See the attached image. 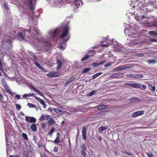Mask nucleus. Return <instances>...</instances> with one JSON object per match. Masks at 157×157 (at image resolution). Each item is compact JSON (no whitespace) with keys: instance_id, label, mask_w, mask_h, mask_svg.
Masks as SVG:
<instances>
[{"instance_id":"1","label":"nucleus","mask_w":157,"mask_h":157,"mask_svg":"<svg viewBox=\"0 0 157 157\" xmlns=\"http://www.w3.org/2000/svg\"><path fill=\"white\" fill-rule=\"evenodd\" d=\"M33 0H24L23 7H19V10L22 13L20 16L22 19L29 18V29H22L18 32L19 36L23 40L29 41L35 50L40 52L47 51L51 48L52 41H57L60 44L59 47L60 50L65 49L66 42L69 40L70 35L69 34V27L67 24H63L58 26L55 29L49 30L45 37L37 38L39 30L35 25L37 22L32 16H30L29 11L34 13L35 4ZM36 1V0H33Z\"/></svg>"},{"instance_id":"2","label":"nucleus","mask_w":157,"mask_h":157,"mask_svg":"<svg viewBox=\"0 0 157 157\" xmlns=\"http://www.w3.org/2000/svg\"><path fill=\"white\" fill-rule=\"evenodd\" d=\"M129 29L125 28L124 30V32L126 35L130 36L128 40L130 41L131 43L128 44L129 46L131 47H138L141 45V41L138 39L139 36L137 34L130 33Z\"/></svg>"},{"instance_id":"3","label":"nucleus","mask_w":157,"mask_h":157,"mask_svg":"<svg viewBox=\"0 0 157 157\" xmlns=\"http://www.w3.org/2000/svg\"><path fill=\"white\" fill-rule=\"evenodd\" d=\"M139 9L140 10V12L141 13V14L140 15V19L142 20L145 18L149 19L150 18L152 21V17L150 18V16L147 14V12L152 10H153L152 8L143 7V8H140L139 7Z\"/></svg>"},{"instance_id":"4","label":"nucleus","mask_w":157,"mask_h":157,"mask_svg":"<svg viewBox=\"0 0 157 157\" xmlns=\"http://www.w3.org/2000/svg\"><path fill=\"white\" fill-rule=\"evenodd\" d=\"M155 2V0H143L138 3V6L140 8L146 6H147V8H151L150 7H151Z\"/></svg>"},{"instance_id":"5","label":"nucleus","mask_w":157,"mask_h":157,"mask_svg":"<svg viewBox=\"0 0 157 157\" xmlns=\"http://www.w3.org/2000/svg\"><path fill=\"white\" fill-rule=\"evenodd\" d=\"M68 3H74V11L75 12H78L79 10L78 9L79 7H81L83 5L81 0H67Z\"/></svg>"},{"instance_id":"6","label":"nucleus","mask_w":157,"mask_h":157,"mask_svg":"<svg viewBox=\"0 0 157 157\" xmlns=\"http://www.w3.org/2000/svg\"><path fill=\"white\" fill-rule=\"evenodd\" d=\"M48 1L52 7L59 8L62 6V0H48Z\"/></svg>"},{"instance_id":"7","label":"nucleus","mask_w":157,"mask_h":157,"mask_svg":"<svg viewBox=\"0 0 157 157\" xmlns=\"http://www.w3.org/2000/svg\"><path fill=\"white\" fill-rule=\"evenodd\" d=\"M132 66L129 65H123L119 67L115 68L113 70L114 72H117L121 71L124 70L129 69L132 67Z\"/></svg>"},{"instance_id":"8","label":"nucleus","mask_w":157,"mask_h":157,"mask_svg":"<svg viewBox=\"0 0 157 157\" xmlns=\"http://www.w3.org/2000/svg\"><path fill=\"white\" fill-rule=\"evenodd\" d=\"M152 21L148 23L147 24V26L151 27L153 26H157V18L155 17H152Z\"/></svg>"},{"instance_id":"9","label":"nucleus","mask_w":157,"mask_h":157,"mask_svg":"<svg viewBox=\"0 0 157 157\" xmlns=\"http://www.w3.org/2000/svg\"><path fill=\"white\" fill-rule=\"evenodd\" d=\"M57 67L56 69L57 70L60 69L62 67V62L64 61V59L63 58L61 57H58L57 59Z\"/></svg>"},{"instance_id":"10","label":"nucleus","mask_w":157,"mask_h":157,"mask_svg":"<svg viewBox=\"0 0 157 157\" xmlns=\"http://www.w3.org/2000/svg\"><path fill=\"white\" fill-rule=\"evenodd\" d=\"M60 73L58 72L51 71L47 74L48 77H56L60 75Z\"/></svg>"},{"instance_id":"11","label":"nucleus","mask_w":157,"mask_h":157,"mask_svg":"<svg viewBox=\"0 0 157 157\" xmlns=\"http://www.w3.org/2000/svg\"><path fill=\"white\" fill-rule=\"evenodd\" d=\"M86 126L83 127L82 129V138L84 140H86Z\"/></svg>"},{"instance_id":"12","label":"nucleus","mask_w":157,"mask_h":157,"mask_svg":"<svg viewBox=\"0 0 157 157\" xmlns=\"http://www.w3.org/2000/svg\"><path fill=\"white\" fill-rule=\"evenodd\" d=\"M25 120L30 123H34L36 121V119L34 117L28 116H25Z\"/></svg>"},{"instance_id":"13","label":"nucleus","mask_w":157,"mask_h":157,"mask_svg":"<svg viewBox=\"0 0 157 157\" xmlns=\"http://www.w3.org/2000/svg\"><path fill=\"white\" fill-rule=\"evenodd\" d=\"M144 111L143 110L138 111L133 113L132 116L133 117H136L142 115L144 114Z\"/></svg>"},{"instance_id":"14","label":"nucleus","mask_w":157,"mask_h":157,"mask_svg":"<svg viewBox=\"0 0 157 157\" xmlns=\"http://www.w3.org/2000/svg\"><path fill=\"white\" fill-rule=\"evenodd\" d=\"M2 85H3L4 87L6 90V91L9 94L12 93L10 89L6 83L5 81H3L2 83Z\"/></svg>"},{"instance_id":"15","label":"nucleus","mask_w":157,"mask_h":157,"mask_svg":"<svg viewBox=\"0 0 157 157\" xmlns=\"http://www.w3.org/2000/svg\"><path fill=\"white\" fill-rule=\"evenodd\" d=\"M50 116L49 115H46L43 114L41 116L39 120L40 121H42L44 120L48 121L49 119Z\"/></svg>"},{"instance_id":"16","label":"nucleus","mask_w":157,"mask_h":157,"mask_svg":"<svg viewBox=\"0 0 157 157\" xmlns=\"http://www.w3.org/2000/svg\"><path fill=\"white\" fill-rule=\"evenodd\" d=\"M48 123L50 126L53 125L55 124L56 121L54 117L49 118L48 121Z\"/></svg>"},{"instance_id":"17","label":"nucleus","mask_w":157,"mask_h":157,"mask_svg":"<svg viewBox=\"0 0 157 157\" xmlns=\"http://www.w3.org/2000/svg\"><path fill=\"white\" fill-rule=\"evenodd\" d=\"M34 63L37 67L39 68L41 70H42L43 72L48 71L44 69L37 61H35V62H34Z\"/></svg>"},{"instance_id":"18","label":"nucleus","mask_w":157,"mask_h":157,"mask_svg":"<svg viewBox=\"0 0 157 157\" xmlns=\"http://www.w3.org/2000/svg\"><path fill=\"white\" fill-rule=\"evenodd\" d=\"M122 75V74L120 73H114L111 75V77L112 78H117L121 76Z\"/></svg>"},{"instance_id":"19","label":"nucleus","mask_w":157,"mask_h":157,"mask_svg":"<svg viewBox=\"0 0 157 157\" xmlns=\"http://www.w3.org/2000/svg\"><path fill=\"white\" fill-rule=\"evenodd\" d=\"M96 108H98V110H102L106 109L108 107L106 105H101L96 106Z\"/></svg>"},{"instance_id":"20","label":"nucleus","mask_w":157,"mask_h":157,"mask_svg":"<svg viewBox=\"0 0 157 157\" xmlns=\"http://www.w3.org/2000/svg\"><path fill=\"white\" fill-rule=\"evenodd\" d=\"M106 39L107 42L114 43L113 44L114 45H116L118 44V43L114 41V39L112 38L110 39L109 36H107L106 38Z\"/></svg>"},{"instance_id":"21","label":"nucleus","mask_w":157,"mask_h":157,"mask_svg":"<svg viewBox=\"0 0 157 157\" xmlns=\"http://www.w3.org/2000/svg\"><path fill=\"white\" fill-rule=\"evenodd\" d=\"M90 55H89L88 54H86L81 59V61H84L88 59L90 57Z\"/></svg>"},{"instance_id":"22","label":"nucleus","mask_w":157,"mask_h":157,"mask_svg":"<svg viewBox=\"0 0 157 157\" xmlns=\"http://www.w3.org/2000/svg\"><path fill=\"white\" fill-rule=\"evenodd\" d=\"M127 85L129 86L136 89L137 87H139V85L138 84V83H128Z\"/></svg>"},{"instance_id":"23","label":"nucleus","mask_w":157,"mask_h":157,"mask_svg":"<svg viewBox=\"0 0 157 157\" xmlns=\"http://www.w3.org/2000/svg\"><path fill=\"white\" fill-rule=\"evenodd\" d=\"M87 54L90 55V57L93 56L96 54V52L93 50H89L86 51Z\"/></svg>"},{"instance_id":"24","label":"nucleus","mask_w":157,"mask_h":157,"mask_svg":"<svg viewBox=\"0 0 157 157\" xmlns=\"http://www.w3.org/2000/svg\"><path fill=\"white\" fill-rule=\"evenodd\" d=\"M33 96L34 97V94L33 93H29L28 94H25L22 95V98H27Z\"/></svg>"},{"instance_id":"25","label":"nucleus","mask_w":157,"mask_h":157,"mask_svg":"<svg viewBox=\"0 0 157 157\" xmlns=\"http://www.w3.org/2000/svg\"><path fill=\"white\" fill-rule=\"evenodd\" d=\"M80 148L81 149V151H86L87 149L86 145L83 143L81 144Z\"/></svg>"},{"instance_id":"26","label":"nucleus","mask_w":157,"mask_h":157,"mask_svg":"<svg viewBox=\"0 0 157 157\" xmlns=\"http://www.w3.org/2000/svg\"><path fill=\"white\" fill-rule=\"evenodd\" d=\"M34 98H35L37 100L39 101L40 103L42 105H43L45 103L43 99H41L39 98L34 96Z\"/></svg>"},{"instance_id":"27","label":"nucleus","mask_w":157,"mask_h":157,"mask_svg":"<svg viewBox=\"0 0 157 157\" xmlns=\"http://www.w3.org/2000/svg\"><path fill=\"white\" fill-rule=\"evenodd\" d=\"M54 111L56 113L60 114V115H62L63 114V111H62V110H61L59 109L55 108V109H54Z\"/></svg>"},{"instance_id":"28","label":"nucleus","mask_w":157,"mask_h":157,"mask_svg":"<svg viewBox=\"0 0 157 157\" xmlns=\"http://www.w3.org/2000/svg\"><path fill=\"white\" fill-rule=\"evenodd\" d=\"M140 14L139 13H138L137 14H135L134 17L135 19L138 21L140 22H141L140 21Z\"/></svg>"},{"instance_id":"29","label":"nucleus","mask_w":157,"mask_h":157,"mask_svg":"<svg viewBox=\"0 0 157 157\" xmlns=\"http://www.w3.org/2000/svg\"><path fill=\"white\" fill-rule=\"evenodd\" d=\"M107 128V127H101L98 128V132L99 133H102L103 131L106 130Z\"/></svg>"},{"instance_id":"30","label":"nucleus","mask_w":157,"mask_h":157,"mask_svg":"<svg viewBox=\"0 0 157 157\" xmlns=\"http://www.w3.org/2000/svg\"><path fill=\"white\" fill-rule=\"evenodd\" d=\"M13 39L12 38H7L6 40V42L11 46H12V45L11 44L13 43L12 40Z\"/></svg>"},{"instance_id":"31","label":"nucleus","mask_w":157,"mask_h":157,"mask_svg":"<svg viewBox=\"0 0 157 157\" xmlns=\"http://www.w3.org/2000/svg\"><path fill=\"white\" fill-rule=\"evenodd\" d=\"M31 129L33 131H36L37 130V127L36 124H32L31 126Z\"/></svg>"},{"instance_id":"32","label":"nucleus","mask_w":157,"mask_h":157,"mask_svg":"<svg viewBox=\"0 0 157 157\" xmlns=\"http://www.w3.org/2000/svg\"><path fill=\"white\" fill-rule=\"evenodd\" d=\"M32 88L33 90L34 91L36 92L38 94L44 98V95L41 93V92L36 89V88L34 86H33Z\"/></svg>"},{"instance_id":"33","label":"nucleus","mask_w":157,"mask_h":157,"mask_svg":"<svg viewBox=\"0 0 157 157\" xmlns=\"http://www.w3.org/2000/svg\"><path fill=\"white\" fill-rule=\"evenodd\" d=\"M138 84L139 85V87H137V89L139 88L141 90H144L146 88L147 86L145 85H142L140 83H138Z\"/></svg>"},{"instance_id":"34","label":"nucleus","mask_w":157,"mask_h":157,"mask_svg":"<svg viewBox=\"0 0 157 157\" xmlns=\"http://www.w3.org/2000/svg\"><path fill=\"white\" fill-rule=\"evenodd\" d=\"M21 137L25 140H26V141L28 140V137L27 135L26 134L24 133H22Z\"/></svg>"},{"instance_id":"35","label":"nucleus","mask_w":157,"mask_h":157,"mask_svg":"<svg viewBox=\"0 0 157 157\" xmlns=\"http://www.w3.org/2000/svg\"><path fill=\"white\" fill-rule=\"evenodd\" d=\"M102 73V72H99L94 75L92 77V79L93 80L95 79L101 75Z\"/></svg>"},{"instance_id":"36","label":"nucleus","mask_w":157,"mask_h":157,"mask_svg":"<svg viewBox=\"0 0 157 157\" xmlns=\"http://www.w3.org/2000/svg\"><path fill=\"white\" fill-rule=\"evenodd\" d=\"M4 8L6 11L8 12L9 11V8L8 7L7 3L4 2Z\"/></svg>"},{"instance_id":"37","label":"nucleus","mask_w":157,"mask_h":157,"mask_svg":"<svg viewBox=\"0 0 157 157\" xmlns=\"http://www.w3.org/2000/svg\"><path fill=\"white\" fill-rule=\"evenodd\" d=\"M136 100H137L138 101H140V99L136 97H134L132 98H130L129 99V101L130 102H133V101Z\"/></svg>"},{"instance_id":"38","label":"nucleus","mask_w":157,"mask_h":157,"mask_svg":"<svg viewBox=\"0 0 157 157\" xmlns=\"http://www.w3.org/2000/svg\"><path fill=\"white\" fill-rule=\"evenodd\" d=\"M55 128L54 127H52L51 128L50 131L48 132V134L49 135H52L53 132L55 131Z\"/></svg>"},{"instance_id":"39","label":"nucleus","mask_w":157,"mask_h":157,"mask_svg":"<svg viewBox=\"0 0 157 157\" xmlns=\"http://www.w3.org/2000/svg\"><path fill=\"white\" fill-rule=\"evenodd\" d=\"M60 138L59 136H57L56 138L54 140V143L56 144H57L60 142Z\"/></svg>"},{"instance_id":"40","label":"nucleus","mask_w":157,"mask_h":157,"mask_svg":"<svg viewBox=\"0 0 157 157\" xmlns=\"http://www.w3.org/2000/svg\"><path fill=\"white\" fill-rule=\"evenodd\" d=\"M86 151H81V153L83 157H87L88 156V155L85 152Z\"/></svg>"},{"instance_id":"41","label":"nucleus","mask_w":157,"mask_h":157,"mask_svg":"<svg viewBox=\"0 0 157 157\" xmlns=\"http://www.w3.org/2000/svg\"><path fill=\"white\" fill-rule=\"evenodd\" d=\"M90 70V68L87 67L84 69L82 71V73H85L89 71Z\"/></svg>"},{"instance_id":"42","label":"nucleus","mask_w":157,"mask_h":157,"mask_svg":"<svg viewBox=\"0 0 157 157\" xmlns=\"http://www.w3.org/2000/svg\"><path fill=\"white\" fill-rule=\"evenodd\" d=\"M96 92V90H92L88 94V95L89 96H91L94 94L95 92Z\"/></svg>"},{"instance_id":"43","label":"nucleus","mask_w":157,"mask_h":157,"mask_svg":"<svg viewBox=\"0 0 157 157\" xmlns=\"http://www.w3.org/2000/svg\"><path fill=\"white\" fill-rule=\"evenodd\" d=\"M157 61H156V59H152L151 60H150L148 61V62L149 64H152V63H155Z\"/></svg>"},{"instance_id":"44","label":"nucleus","mask_w":157,"mask_h":157,"mask_svg":"<svg viewBox=\"0 0 157 157\" xmlns=\"http://www.w3.org/2000/svg\"><path fill=\"white\" fill-rule=\"evenodd\" d=\"M143 77V75H137L135 74L134 75V78H141Z\"/></svg>"},{"instance_id":"45","label":"nucleus","mask_w":157,"mask_h":157,"mask_svg":"<svg viewBox=\"0 0 157 157\" xmlns=\"http://www.w3.org/2000/svg\"><path fill=\"white\" fill-rule=\"evenodd\" d=\"M149 88L150 90L153 92H154L155 90V88L154 86L150 85L149 86Z\"/></svg>"},{"instance_id":"46","label":"nucleus","mask_w":157,"mask_h":157,"mask_svg":"<svg viewBox=\"0 0 157 157\" xmlns=\"http://www.w3.org/2000/svg\"><path fill=\"white\" fill-rule=\"evenodd\" d=\"M149 34L155 36H157V33H155L154 31H150Z\"/></svg>"},{"instance_id":"47","label":"nucleus","mask_w":157,"mask_h":157,"mask_svg":"<svg viewBox=\"0 0 157 157\" xmlns=\"http://www.w3.org/2000/svg\"><path fill=\"white\" fill-rule=\"evenodd\" d=\"M28 105L29 107L31 108H34L35 107V106L34 105L31 103H28Z\"/></svg>"},{"instance_id":"48","label":"nucleus","mask_w":157,"mask_h":157,"mask_svg":"<svg viewBox=\"0 0 157 157\" xmlns=\"http://www.w3.org/2000/svg\"><path fill=\"white\" fill-rule=\"evenodd\" d=\"M2 105L4 108L5 109L6 108V103L5 102V101H3L2 102Z\"/></svg>"},{"instance_id":"49","label":"nucleus","mask_w":157,"mask_h":157,"mask_svg":"<svg viewBox=\"0 0 157 157\" xmlns=\"http://www.w3.org/2000/svg\"><path fill=\"white\" fill-rule=\"evenodd\" d=\"M0 98L2 100V101H4V99H7V98L6 97H4L1 94H0Z\"/></svg>"},{"instance_id":"50","label":"nucleus","mask_w":157,"mask_h":157,"mask_svg":"<svg viewBox=\"0 0 157 157\" xmlns=\"http://www.w3.org/2000/svg\"><path fill=\"white\" fill-rule=\"evenodd\" d=\"M112 62H109L107 63L106 64L104 65L105 67H107L110 66L112 64Z\"/></svg>"},{"instance_id":"51","label":"nucleus","mask_w":157,"mask_h":157,"mask_svg":"<svg viewBox=\"0 0 157 157\" xmlns=\"http://www.w3.org/2000/svg\"><path fill=\"white\" fill-rule=\"evenodd\" d=\"M98 66H99L98 63H94L92 64V67H94Z\"/></svg>"},{"instance_id":"52","label":"nucleus","mask_w":157,"mask_h":157,"mask_svg":"<svg viewBox=\"0 0 157 157\" xmlns=\"http://www.w3.org/2000/svg\"><path fill=\"white\" fill-rule=\"evenodd\" d=\"M15 106H16V108L17 109L20 110L21 108V106L18 104H16Z\"/></svg>"},{"instance_id":"53","label":"nucleus","mask_w":157,"mask_h":157,"mask_svg":"<svg viewBox=\"0 0 157 157\" xmlns=\"http://www.w3.org/2000/svg\"><path fill=\"white\" fill-rule=\"evenodd\" d=\"M14 98L17 100H18L19 99L22 98H20V96L18 94L14 96Z\"/></svg>"},{"instance_id":"54","label":"nucleus","mask_w":157,"mask_h":157,"mask_svg":"<svg viewBox=\"0 0 157 157\" xmlns=\"http://www.w3.org/2000/svg\"><path fill=\"white\" fill-rule=\"evenodd\" d=\"M32 60L34 61V62L36 61L37 58L36 56L34 55H33Z\"/></svg>"},{"instance_id":"55","label":"nucleus","mask_w":157,"mask_h":157,"mask_svg":"<svg viewBox=\"0 0 157 157\" xmlns=\"http://www.w3.org/2000/svg\"><path fill=\"white\" fill-rule=\"evenodd\" d=\"M75 80V78H70L68 80L70 82H71Z\"/></svg>"},{"instance_id":"56","label":"nucleus","mask_w":157,"mask_h":157,"mask_svg":"<svg viewBox=\"0 0 157 157\" xmlns=\"http://www.w3.org/2000/svg\"><path fill=\"white\" fill-rule=\"evenodd\" d=\"M105 62H106V61H104V60L101 61V62H100L98 63L99 65H101V64L102 65L103 64L105 63Z\"/></svg>"},{"instance_id":"57","label":"nucleus","mask_w":157,"mask_h":157,"mask_svg":"<svg viewBox=\"0 0 157 157\" xmlns=\"http://www.w3.org/2000/svg\"><path fill=\"white\" fill-rule=\"evenodd\" d=\"M10 157H21L19 155H10Z\"/></svg>"},{"instance_id":"58","label":"nucleus","mask_w":157,"mask_h":157,"mask_svg":"<svg viewBox=\"0 0 157 157\" xmlns=\"http://www.w3.org/2000/svg\"><path fill=\"white\" fill-rule=\"evenodd\" d=\"M58 147L57 146H55L54 149V150L55 152H57L58 151Z\"/></svg>"},{"instance_id":"59","label":"nucleus","mask_w":157,"mask_h":157,"mask_svg":"<svg viewBox=\"0 0 157 157\" xmlns=\"http://www.w3.org/2000/svg\"><path fill=\"white\" fill-rule=\"evenodd\" d=\"M46 126V124L44 123H42V125H41V128H43L44 129Z\"/></svg>"},{"instance_id":"60","label":"nucleus","mask_w":157,"mask_h":157,"mask_svg":"<svg viewBox=\"0 0 157 157\" xmlns=\"http://www.w3.org/2000/svg\"><path fill=\"white\" fill-rule=\"evenodd\" d=\"M54 109H55V108H49L48 109V110L49 111L52 112L53 111V110H54Z\"/></svg>"},{"instance_id":"61","label":"nucleus","mask_w":157,"mask_h":157,"mask_svg":"<svg viewBox=\"0 0 157 157\" xmlns=\"http://www.w3.org/2000/svg\"><path fill=\"white\" fill-rule=\"evenodd\" d=\"M7 135H8V133H5V139H6V143L7 142Z\"/></svg>"},{"instance_id":"62","label":"nucleus","mask_w":157,"mask_h":157,"mask_svg":"<svg viewBox=\"0 0 157 157\" xmlns=\"http://www.w3.org/2000/svg\"><path fill=\"white\" fill-rule=\"evenodd\" d=\"M128 77L129 78H134V75H132V74H130V75H128Z\"/></svg>"},{"instance_id":"63","label":"nucleus","mask_w":157,"mask_h":157,"mask_svg":"<svg viewBox=\"0 0 157 157\" xmlns=\"http://www.w3.org/2000/svg\"><path fill=\"white\" fill-rule=\"evenodd\" d=\"M70 82H69V81L68 80L67 82L65 84L64 86H67L68 84L70 83Z\"/></svg>"},{"instance_id":"64","label":"nucleus","mask_w":157,"mask_h":157,"mask_svg":"<svg viewBox=\"0 0 157 157\" xmlns=\"http://www.w3.org/2000/svg\"><path fill=\"white\" fill-rule=\"evenodd\" d=\"M109 46L108 44H103L102 45V46L104 47H107Z\"/></svg>"}]
</instances>
